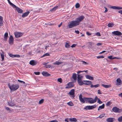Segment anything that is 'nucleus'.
Wrapping results in <instances>:
<instances>
[{"label": "nucleus", "instance_id": "bb28decb", "mask_svg": "<svg viewBox=\"0 0 122 122\" xmlns=\"http://www.w3.org/2000/svg\"><path fill=\"white\" fill-rule=\"evenodd\" d=\"M58 6H56L54 7L53 8L51 9L50 10L51 11H54L56 10L58 8Z\"/></svg>", "mask_w": 122, "mask_h": 122}, {"label": "nucleus", "instance_id": "4c0bfd02", "mask_svg": "<svg viewBox=\"0 0 122 122\" xmlns=\"http://www.w3.org/2000/svg\"><path fill=\"white\" fill-rule=\"evenodd\" d=\"M49 55V54L48 53H46L44 54L43 55L41 56V57H43L45 56H48Z\"/></svg>", "mask_w": 122, "mask_h": 122}, {"label": "nucleus", "instance_id": "1a4fd4ad", "mask_svg": "<svg viewBox=\"0 0 122 122\" xmlns=\"http://www.w3.org/2000/svg\"><path fill=\"white\" fill-rule=\"evenodd\" d=\"M112 33L114 35L118 36H121L122 35V34L121 32L118 31H116L113 32H112Z\"/></svg>", "mask_w": 122, "mask_h": 122}, {"label": "nucleus", "instance_id": "c85d7f7f", "mask_svg": "<svg viewBox=\"0 0 122 122\" xmlns=\"http://www.w3.org/2000/svg\"><path fill=\"white\" fill-rule=\"evenodd\" d=\"M102 86L103 87L106 88H108L111 87V85H106L103 84L102 85Z\"/></svg>", "mask_w": 122, "mask_h": 122}, {"label": "nucleus", "instance_id": "9b49d317", "mask_svg": "<svg viewBox=\"0 0 122 122\" xmlns=\"http://www.w3.org/2000/svg\"><path fill=\"white\" fill-rule=\"evenodd\" d=\"M13 7L15 8L16 10L18 13H21L22 12V10L20 9L16 6L15 7Z\"/></svg>", "mask_w": 122, "mask_h": 122}, {"label": "nucleus", "instance_id": "5701e85b", "mask_svg": "<svg viewBox=\"0 0 122 122\" xmlns=\"http://www.w3.org/2000/svg\"><path fill=\"white\" fill-rule=\"evenodd\" d=\"M76 73H74L72 74V77L74 79V80L75 81H76Z\"/></svg>", "mask_w": 122, "mask_h": 122}, {"label": "nucleus", "instance_id": "423d86ee", "mask_svg": "<svg viewBox=\"0 0 122 122\" xmlns=\"http://www.w3.org/2000/svg\"><path fill=\"white\" fill-rule=\"evenodd\" d=\"M112 110L113 112H120L121 111V110L116 107H115L113 108Z\"/></svg>", "mask_w": 122, "mask_h": 122}, {"label": "nucleus", "instance_id": "72a5a7b5", "mask_svg": "<svg viewBox=\"0 0 122 122\" xmlns=\"http://www.w3.org/2000/svg\"><path fill=\"white\" fill-rule=\"evenodd\" d=\"M8 104L10 106H13L15 105L14 103L11 102H8Z\"/></svg>", "mask_w": 122, "mask_h": 122}, {"label": "nucleus", "instance_id": "bf43d9fd", "mask_svg": "<svg viewBox=\"0 0 122 122\" xmlns=\"http://www.w3.org/2000/svg\"><path fill=\"white\" fill-rule=\"evenodd\" d=\"M98 93L100 94H102V93H101V91L99 90H98L97 92Z\"/></svg>", "mask_w": 122, "mask_h": 122}, {"label": "nucleus", "instance_id": "58836bf2", "mask_svg": "<svg viewBox=\"0 0 122 122\" xmlns=\"http://www.w3.org/2000/svg\"><path fill=\"white\" fill-rule=\"evenodd\" d=\"M0 56L1 57L2 60V61H3L4 59V55L3 54H1Z\"/></svg>", "mask_w": 122, "mask_h": 122}, {"label": "nucleus", "instance_id": "49530a36", "mask_svg": "<svg viewBox=\"0 0 122 122\" xmlns=\"http://www.w3.org/2000/svg\"><path fill=\"white\" fill-rule=\"evenodd\" d=\"M111 104V103L110 102H107V103L106 104V105L107 106H110Z\"/></svg>", "mask_w": 122, "mask_h": 122}, {"label": "nucleus", "instance_id": "f704fd0d", "mask_svg": "<svg viewBox=\"0 0 122 122\" xmlns=\"http://www.w3.org/2000/svg\"><path fill=\"white\" fill-rule=\"evenodd\" d=\"M118 120L119 122H122V116L119 117L118 118Z\"/></svg>", "mask_w": 122, "mask_h": 122}, {"label": "nucleus", "instance_id": "ddd939ff", "mask_svg": "<svg viewBox=\"0 0 122 122\" xmlns=\"http://www.w3.org/2000/svg\"><path fill=\"white\" fill-rule=\"evenodd\" d=\"M83 81L84 82V84L86 85H90L92 83V81Z\"/></svg>", "mask_w": 122, "mask_h": 122}, {"label": "nucleus", "instance_id": "7ed1b4c3", "mask_svg": "<svg viewBox=\"0 0 122 122\" xmlns=\"http://www.w3.org/2000/svg\"><path fill=\"white\" fill-rule=\"evenodd\" d=\"M84 18V17L83 16H81L80 17L77 18L76 19V20L75 21L77 23L78 25L80 24V22Z\"/></svg>", "mask_w": 122, "mask_h": 122}, {"label": "nucleus", "instance_id": "4be33fe9", "mask_svg": "<svg viewBox=\"0 0 122 122\" xmlns=\"http://www.w3.org/2000/svg\"><path fill=\"white\" fill-rule=\"evenodd\" d=\"M8 36V33L7 32H6L4 34V38L5 41H6L7 39V37Z\"/></svg>", "mask_w": 122, "mask_h": 122}, {"label": "nucleus", "instance_id": "7c9ffc66", "mask_svg": "<svg viewBox=\"0 0 122 122\" xmlns=\"http://www.w3.org/2000/svg\"><path fill=\"white\" fill-rule=\"evenodd\" d=\"M2 21L3 17L2 16H0V26L2 25V24H3Z\"/></svg>", "mask_w": 122, "mask_h": 122}, {"label": "nucleus", "instance_id": "3c124183", "mask_svg": "<svg viewBox=\"0 0 122 122\" xmlns=\"http://www.w3.org/2000/svg\"><path fill=\"white\" fill-rule=\"evenodd\" d=\"M9 56L10 57H15V55H13L12 54H10L9 55Z\"/></svg>", "mask_w": 122, "mask_h": 122}, {"label": "nucleus", "instance_id": "dca6fc26", "mask_svg": "<svg viewBox=\"0 0 122 122\" xmlns=\"http://www.w3.org/2000/svg\"><path fill=\"white\" fill-rule=\"evenodd\" d=\"M111 8L114 9H117L118 10H120L122 9V7H119V6H112L111 7Z\"/></svg>", "mask_w": 122, "mask_h": 122}, {"label": "nucleus", "instance_id": "aec40b11", "mask_svg": "<svg viewBox=\"0 0 122 122\" xmlns=\"http://www.w3.org/2000/svg\"><path fill=\"white\" fill-rule=\"evenodd\" d=\"M75 90L74 89L71 90L69 92V94L73 96L74 94Z\"/></svg>", "mask_w": 122, "mask_h": 122}, {"label": "nucleus", "instance_id": "473e14b6", "mask_svg": "<svg viewBox=\"0 0 122 122\" xmlns=\"http://www.w3.org/2000/svg\"><path fill=\"white\" fill-rule=\"evenodd\" d=\"M65 47L66 48H69V47H70V45L68 43H66L65 45Z\"/></svg>", "mask_w": 122, "mask_h": 122}, {"label": "nucleus", "instance_id": "ea45409f", "mask_svg": "<svg viewBox=\"0 0 122 122\" xmlns=\"http://www.w3.org/2000/svg\"><path fill=\"white\" fill-rule=\"evenodd\" d=\"M57 81L61 83L62 82V80L61 78H58L57 79Z\"/></svg>", "mask_w": 122, "mask_h": 122}, {"label": "nucleus", "instance_id": "f8f14e48", "mask_svg": "<svg viewBox=\"0 0 122 122\" xmlns=\"http://www.w3.org/2000/svg\"><path fill=\"white\" fill-rule=\"evenodd\" d=\"M115 120L113 118L109 117L107 119L106 121L107 122H113Z\"/></svg>", "mask_w": 122, "mask_h": 122}, {"label": "nucleus", "instance_id": "338daca9", "mask_svg": "<svg viewBox=\"0 0 122 122\" xmlns=\"http://www.w3.org/2000/svg\"><path fill=\"white\" fill-rule=\"evenodd\" d=\"M86 34L87 35H88V36H90V35H91V34H90V33L89 32H86Z\"/></svg>", "mask_w": 122, "mask_h": 122}, {"label": "nucleus", "instance_id": "a878e982", "mask_svg": "<svg viewBox=\"0 0 122 122\" xmlns=\"http://www.w3.org/2000/svg\"><path fill=\"white\" fill-rule=\"evenodd\" d=\"M99 84H97V85H93L92 84L91 85L90 87L91 88H93V87H95L97 88L99 87Z\"/></svg>", "mask_w": 122, "mask_h": 122}, {"label": "nucleus", "instance_id": "4d7b16f0", "mask_svg": "<svg viewBox=\"0 0 122 122\" xmlns=\"http://www.w3.org/2000/svg\"><path fill=\"white\" fill-rule=\"evenodd\" d=\"M45 66L46 68H50L51 67V65H47L46 66Z\"/></svg>", "mask_w": 122, "mask_h": 122}, {"label": "nucleus", "instance_id": "0e129e2a", "mask_svg": "<svg viewBox=\"0 0 122 122\" xmlns=\"http://www.w3.org/2000/svg\"><path fill=\"white\" fill-rule=\"evenodd\" d=\"M76 44H73V45H72L71 46V47H75V46H76Z\"/></svg>", "mask_w": 122, "mask_h": 122}, {"label": "nucleus", "instance_id": "c756f323", "mask_svg": "<svg viewBox=\"0 0 122 122\" xmlns=\"http://www.w3.org/2000/svg\"><path fill=\"white\" fill-rule=\"evenodd\" d=\"M67 104L69 106H73L74 105V104L73 102H69L67 103Z\"/></svg>", "mask_w": 122, "mask_h": 122}, {"label": "nucleus", "instance_id": "9d476101", "mask_svg": "<svg viewBox=\"0 0 122 122\" xmlns=\"http://www.w3.org/2000/svg\"><path fill=\"white\" fill-rule=\"evenodd\" d=\"M37 64V62L33 60L29 62V64L32 66L35 65Z\"/></svg>", "mask_w": 122, "mask_h": 122}, {"label": "nucleus", "instance_id": "09e8293b", "mask_svg": "<svg viewBox=\"0 0 122 122\" xmlns=\"http://www.w3.org/2000/svg\"><path fill=\"white\" fill-rule=\"evenodd\" d=\"M34 74L37 75H39L40 74V72H34Z\"/></svg>", "mask_w": 122, "mask_h": 122}, {"label": "nucleus", "instance_id": "393cba45", "mask_svg": "<svg viewBox=\"0 0 122 122\" xmlns=\"http://www.w3.org/2000/svg\"><path fill=\"white\" fill-rule=\"evenodd\" d=\"M105 107V105L104 104L101 106H99L98 109V110H100L101 109H103Z\"/></svg>", "mask_w": 122, "mask_h": 122}, {"label": "nucleus", "instance_id": "6ab92c4d", "mask_svg": "<svg viewBox=\"0 0 122 122\" xmlns=\"http://www.w3.org/2000/svg\"><path fill=\"white\" fill-rule=\"evenodd\" d=\"M86 78L91 80H94L93 77L89 75H86Z\"/></svg>", "mask_w": 122, "mask_h": 122}, {"label": "nucleus", "instance_id": "f3484780", "mask_svg": "<svg viewBox=\"0 0 122 122\" xmlns=\"http://www.w3.org/2000/svg\"><path fill=\"white\" fill-rule=\"evenodd\" d=\"M42 74L43 76H50L51 75L46 71H43L42 72Z\"/></svg>", "mask_w": 122, "mask_h": 122}, {"label": "nucleus", "instance_id": "39448f33", "mask_svg": "<svg viewBox=\"0 0 122 122\" xmlns=\"http://www.w3.org/2000/svg\"><path fill=\"white\" fill-rule=\"evenodd\" d=\"M14 35L16 38H18L21 36L23 35V34L21 32H15Z\"/></svg>", "mask_w": 122, "mask_h": 122}, {"label": "nucleus", "instance_id": "603ef678", "mask_svg": "<svg viewBox=\"0 0 122 122\" xmlns=\"http://www.w3.org/2000/svg\"><path fill=\"white\" fill-rule=\"evenodd\" d=\"M18 81L20 82V83H23V84H25V82L23 81H21V80H18Z\"/></svg>", "mask_w": 122, "mask_h": 122}, {"label": "nucleus", "instance_id": "e2e57ef3", "mask_svg": "<svg viewBox=\"0 0 122 122\" xmlns=\"http://www.w3.org/2000/svg\"><path fill=\"white\" fill-rule=\"evenodd\" d=\"M49 122H58V121L57 120H53Z\"/></svg>", "mask_w": 122, "mask_h": 122}, {"label": "nucleus", "instance_id": "20e7f679", "mask_svg": "<svg viewBox=\"0 0 122 122\" xmlns=\"http://www.w3.org/2000/svg\"><path fill=\"white\" fill-rule=\"evenodd\" d=\"M98 99V97L97 96H96L94 99H93L92 98H89L88 103L90 104H92L95 102Z\"/></svg>", "mask_w": 122, "mask_h": 122}, {"label": "nucleus", "instance_id": "a211bd4d", "mask_svg": "<svg viewBox=\"0 0 122 122\" xmlns=\"http://www.w3.org/2000/svg\"><path fill=\"white\" fill-rule=\"evenodd\" d=\"M29 13L30 12L28 11L24 13H23V14L22 15V17L23 18H24L25 17L27 16Z\"/></svg>", "mask_w": 122, "mask_h": 122}, {"label": "nucleus", "instance_id": "2eb2a0df", "mask_svg": "<svg viewBox=\"0 0 122 122\" xmlns=\"http://www.w3.org/2000/svg\"><path fill=\"white\" fill-rule=\"evenodd\" d=\"M77 81L79 84L80 85H83L84 84V83L83 82V81H82L81 79H80L79 77H78V78Z\"/></svg>", "mask_w": 122, "mask_h": 122}, {"label": "nucleus", "instance_id": "37998d69", "mask_svg": "<svg viewBox=\"0 0 122 122\" xmlns=\"http://www.w3.org/2000/svg\"><path fill=\"white\" fill-rule=\"evenodd\" d=\"M44 101V100L43 99H41V100H40L39 102V104H42Z\"/></svg>", "mask_w": 122, "mask_h": 122}, {"label": "nucleus", "instance_id": "680f3d73", "mask_svg": "<svg viewBox=\"0 0 122 122\" xmlns=\"http://www.w3.org/2000/svg\"><path fill=\"white\" fill-rule=\"evenodd\" d=\"M96 35L97 36H100V33L99 32H97L96 34Z\"/></svg>", "mask_w": 122, "mask_h": 122}, {"label": "nucleus", "instance_id": "c03bdc74", "mask_svg": "<svg viewBox=\"0 0 122 122\" xmlns=\"http://www.w3.org/2000/svg\"><path fill=\"white\" fill-rule=\"evenodd\" d=\"M89 98H84V101H85L88 103Z\"/></svg>", "mask_w": 122, "mask_h": 122}, {"label": "nucleus", "instance_id": "a18cd8bd", "mask_svg": "<svg viewBox=\"0 0 122 122\" xmlns=\"http://www.w3.org/2000/svg\"><path fill=\"white\" fill-rule=\"evenodd\" d=\"M104 56H97V58L98 59H99L100 58H103Z\"/></svg>", "mask_w": 122, "mask_h": 122}, {"label": "nucleus", "instance_id": "8fccbe9b", "mask_svg": "<svg viewBox=\"0 0 122 122\" xmlns=\"http://www.w3.org/2000/svg\"><path fill=\"white\" fill-rule=\"evenodd\" d=\"M89 106H86L84 108V109L86 110L88 109L89 110V108L88 107Z\"/></svg>", "mask_w": 122, "mask_h": 122}, {"label": "nucleus", "instance_id": "0eeeda50", "mask_svg": "<svg viewBox=\"0 0 122 122\" xmlns=\"http://www.w3.org/2000/svg\"><path fill=\"white\" fill-rule=\"evenodd\" d=\"M67 86H66L65 88H69L73 87L74 86V84L72 82H69L67 85Z\"/></svg>", "mask_w": 122, "mask_h": 122}, {"label": "nucleus", "instance_id": "69168bd1", "mask_svg": "<svg viewBox=\"0 0 122 122\" xmlns=\"http://www.w3.org/2000/svg\"><path fill=\"white\" fill-rule=\"evenodd\" d=\"M68 118H66L65 119V121L67 122H69L68 121Z\"/></svg>", "mask_w": 122, "mask_h": 122}, {"label": "nucleus", "instance_id": "6e6552de", "mask_svg": "<svg viewBox=\"0 0 122 122\" xmlns=\"http://www.w3.org/2000/svg\"><path fill=\"white\" fill-rule=\"evenodd\" d=\"M14 42V38L12 35H10L9 39V43L11 45H12Z\"/></svg>", "mask_w": 122, "mask_h": 122}, {"label": "nucleus", "instance_id": "79ce46f5", "mask_svg": "<svg viewBox=\"0 0 122 122\" xmlns=\"http://www.w3.org/2000/svg\"><path fill=\"white\" fill-rule=\"evenodd\" d=\"M80 6V4L78 3H76L75 5V6L76 8H79V7Z\"/></svg>", "mask_w": 122, "mask_h": 122}, {"label": "nucleus", "instance_id": "f257e3e1", "mask_svg": "<svg viewBox=\"0 0 122 122\" xmlns=\"http://www.w3.org/2000/svg\"><path fill=\"white\" fill-rule=\"evenodd\" d=\"M8 85L9 88L11 91H14L16 90L19 87V85L16 84L10 85V84H8Z\"/></svg>", "mask_w": 122, "mask_h": 122}, {"label": "nucleus", "instance_id": "5fc2aeb1", "mask_svg": "<svg viewBox=\"0 0 122 122\" xmlns=\"http://www.w3.org/2000/svg\"><path fill=\"white\" fill-rule=\"evenodd\" d=\"M104 8L105 9V10L104 11V12L105 13H106V12H107V11H108V10H107V7H104Z\"/></svg>", "mask_w": 122, "mask_h": 122}, {"label": "nucleus", "instance_id": "774afa93", "mask_svg": "<svg viewBox=\"0 0 122 122\" xmlns=\"http://www.w3.org/2000/svg\"><path fill=\"white\" fill-rule=\"evenodd\" d=\"M104 117V116H103L102 115H100V116L99 117H100V118H102L103 117Z\"/></svg>", "mask_w": 122, "mask_h": 122}, {"label": "nucleus", "instance_id": "f03ea898", "mask_svg": "<svg viewBox=\"0 0 122 122\" xmlns=\"http://www.w3.org/2000/svg\"><path fill=\"white\" fill-rule=\"evenodd\" d=\"M78 25L75 20H73L69 22L68 26L69 28H71Z\"/></svg>", "mask_w": 122, "mask_h": 122}, {"label": "nucleus", "instance_id": "6e6d98bb", "mask_svg": "<svg viewBox=\"0 0 122 122\" xmlns=\"http://www.w3.org/2000/svg\"><path fill=\"white\" fill-rule=\"evenodd\" d=\"M20 56L19 55H15V57H19Z\"/></svg>", "mask_w": 122, "mask_h": 122}, {"label": "nucleus", "instance_id": "864d4df0", "mask_svg": "<svg viewBox=\"0 0 122 122\" xmlns=\"http://www.w3.org/2000/svg\"><path fill=\"white\" fill-rule=\"evenodd\" d=\"M108 58L110 59H113V57H112V56H110L108 57Z\"/></svg>", "mask_w": 122, "mask_h": 122}, {"label": "nucleus", "instance_id": "4468645a", "mask_svg": "<svg viewBox=\"0 0 122 122\" xmlns=\"http://www.w3.org/2000/svg\"><path fill=\"white\" fill-rule=\"evenodd\" d=\"M116 81L117 82L116 83V85H117L118 86L121 84L122 81L119 78L117 79Z\"/></svg>", "mask_w": 122, "mask_h": 122}, {"label": "nucleus", "instance_id": "052dcab7", "mask_svg": "<svg viewBox=\"0 0 122 122\" xmlns=\"http://www.w3.org/2000/svg\"><path fill=\"white\" fill-rule=\"evenodd\" d=\"M75 33H76V34H79V31L78 30H75Z\"/></svg>", "mask_w": 122, "mask_h": 122}, {"label": "nucleus", "instance_id": "13d9d810", "mask_svg": "<svg viewBox=\"0 0 122 122\" xmlns=\"http://www.w3.org/2000/svg\"><path fill=\"white\" fill-rule=\"evenodd\" d=\"M77 76L78 78V77H79V78L81 79V78H82V76H80V75L79 74H78Z\"/></svg>", "mask_w": 122, "mask_h": 122}, {"label": "nucleus", "instance_id": "412c9836", "mask_svg": "<svg viewBox=\"0 0 122 122\" xmlns=\"http://www.w3.org/2000/svg\"><path fill=\"white\" fill-rule=\"evenodd\" d=\"M89 110L92 109L96 107V105H95L92 106H89Z\"/></svg>", "mask_w": 122, "mask_h": 122}, {"label": "nucleus", "instance_id": "e433bc0d", "mask_svg": "<svg viewBox=\"0 0 122 122\" xmlns=\"http://www.w3.org/2000/svg\"><path fill=\"white\" fill-rule=\"evenodd\" d=\"M114 25L112 23H109L108 24V27H112Z\"/></svg>", "mask_w": 122, "mask_h": 122}, {"label": "nucleus", "instance_id": "de8ad7c7", "mask_svg": "<svg viewBox=\"0 0 122 122\" xmlns=\"http://www.w3.org/2000/svg\"><path fill=\"white\" fill-rule=\"evenodd\" d=\"M97 99H98V101L97 102L99 103L100 104H102V102L101 101L100 99L99 98H98Z\"/></svg>", "mask_w": 122, "mask_h": 122}, {"label": "nucleus", "instance_id": "c9c22d12", "mask_svg": "<svg viewBox=\"0 0 122 122\" xmlns=\"http://www.w3.org/2000/svg\"><path fill=\"white\" fill-rule=\"evenodd\" d=\"M79 100L81 102L83 103H85V101H84V98H80Z\"/></svg>", "mask_w": 122, "mask_h": 122}, {"label": "nucleus", "instance_id": "2f4dec72", "mask_svg": "<svg viewBox=\"0 0 122 122\" xmlns=\"http://www.w3.org/2000/svg\"><path fill=\"white\" fill-rule=\"evenodd\" d=\"M7 0L8 1V2L9 3L10 5H11L13 7H15V5L13 4L12 3H11L10 0Z\"/></svg>", "mask_w": 122, "mask_h": 122}, {"label": "nucleus", "instance_id": "a19ab883", "mask_svg": "<svg viewBox=\"0 0 122 122\" xmlns=\"http://www.w3.org/2000/svg\"><path fill=\"white\" fill-rule=\"evenodd\" d=\"M81 62H82V64L84 65H87L88 64L87 63L84 61H82Z\"/></svg>", "mask_w": 122, "mask_h": 122}, {"label": "nucleus", "instance_id": "b1692460", "mask_svg": "<svg viewBox=\"0 0 122 122\" xmlns=\"http://www.w3.org/2000/svg\"><path fill=\"white\" fill-rule=\"evenodd\" d=\"M69 120L71 122H76L77 120L75 118H70L69 119Z\"/></svg>", "mask_w": 122, "mask_h": 122}, {"label": "nucleus", "instance_id": "cd10ccee", "mask_svg": "<svg viewBox=\"0 0 122 122\" xmlns=\"http://www.w3.org/2000/svg\"><path fill=\"white\" fill-rule=\"evenodd\" d=\"M62 63V62H59L58 61H56L55 62L53 63V64L56 65H58Z\"/></svg>", "mask_w": 122, "mask_h": 122}]
</instances>
